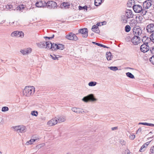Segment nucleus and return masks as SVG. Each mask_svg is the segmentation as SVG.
I'll return each instance as SVG.
<instances>
[{
  "label": "nucleus",
  "mask_w": 154,
  "mask_h": 154,
  "mask_svg": "<svg viewBox=\"0 0 154 154\" xmlns=\"http://www.w3.org/2000/svg\"><path fill=\"white\" fill-rule=\"evenodd\" d=\"M125 16L128 18H130L133 17L134 14L131 10L128 9L126 11Z\"/></svg>",
  "instance_id": "a211bd4d"
},
{
  "label": "nucleus",
  "mask_w": 154,
  "mask_h": 154,
  "mask_svg": "<svg viewBox=\"0 0 154 154\" xmlns=\"http://www.w3.org/2000/svg\"><path fill=\"white\" fill-rule=\"evenodd\" d=\"M20 128L18 131V133H24L26 131V128L25 126L23 125H20Z\"/></svg>",
  "instance_id": "a878e982"
},
{
  "label": "nucleus",
  "mask_w": 154,
  "mask_h": 154,
  "mask_svg": "<svg viewBox=\"0 0 154 154\" xmlns=\"http://www.w3.org/2000/svg\"><path fill=\"white\" fill-rule=\"evenodd\" d=\"M38 139H32L30 140L29 141H28L26 143V144L27 145H29V144H32L33 143L35 142L36 140H37Z\"/></svg>",
  "instance_id": "c756f323"
},
{
  "label": "nucleus",
  "mask_w": 154,
  "mask_h": 154,
  "mask_svg": "<svg viewBox=\"0 0 154 154\" xmlns=\"http://www.w3.org/2000/svg\"><path fill=\"white\" fill-rule=\"evenodd\" d=\"M54 35H53L52 36V37H45V38H48V39H52L53 38H54Z\"/></svg>",
  "instance_id": "5fc2aeb1"
},
{
  "label": "nucleus",
  "mask_w": 154,
  "mask_h": 154,
  "mask_svg": "<svg viewBox=\"0 0 154 154\" xmlns=\"http://www.w3.org/2000/svg\"><path fill=\"white\" fill-rule=\"evenodd\" d=\"M79 33H80L82 35V37L84 38H87L88 36V30L86 28H84L79 29Z\"/></svg>",
  "instance_id": "9d476101"
},
{
  "label": "nucleus",
  "mask_w": 154,
  "mask_h": 154,
  "mask_svg": "<svg viewBox=\"0 0 154 154\" xmlns=\"http://www.w3.org/2000/svg\"><path fill=\"white\" fill-rule=\"evenodd\" d=\"M64 45L62 44H57L53 43V48L54 51L57 49L62 50L64 49Z\"/></svg>",
  "instance_id": "4468645a"
},
{
  "label": "nucleus",
  "mask_w": 154,
  "mask_h": 154,
  "mask_svg": "<svg viewBox=\"0 0 154 154\" xmlns=\"http://www.w3.org/2000/svg\"><path fill=\"white\" fill-rule=\"evenodd\" d=\"M38 112L36 111H33L31 112V114L33 116H37L38 115Z\"/></svg>",
  "instance_id": "e433bc0d"
},
{
  "label": "nucleus",
  "mask_w": 154,
  "mask_h": 154,
  "mask_svg": "<svg viewBox=\"0 0 154 154\" xmlns=\"http://www.w3.org/2000/svg\"><path fill=\"white\" fill-rule=\"evenodd\" d=\"M109 69L113 71H116L118 69V68L116 66H110L109 67Z\"/></svg>",
  "instance_id": "4c0bfd02"
},
{
  "label": "nucleus",
  "mask_w": 154,
  "mask_h": 154,
  "mask_svg": "<svg viewBox=\"0 0 154 154\" xmlns=\"http://www.w3.org/2000/svg\"><path fill=\"white\" fill-rule=\"evenodd\" d=\"M137 23V21L134 19H132L129 22V24L131 27H136V26Z\"/></svg>",
  "instance_id": "412c9836"
},
{
  "label": "nucleus",
  "mask_w": 154,
  "mask_h": 154,
  "mask_svg": "<svg viewBox=\"0 0 154 154\" xmlns=\"http://www.w3.org/2000/svg\"><path fill=\"white\" fill-rule=\"evenodd\" d=\"M142 41L144 43L148 44V43L150 41V38H149L146 36H144L142 39Z\"/></svg>",
  "instance_id": "393cba45"
},
{
  "label": "nucleus",
  "mask_w": 154,
  "mask_h": 154,
  "mask_svg": "<svg viewBox=\"0 0 154 154\" xmlns=\"http://www.w3.org/2000/svg\"><path fill=\"white\" fill-rule=\"evenodd\" d=\"M139 124H141L145 125H148L151 126V125H152V124L148 123L146 122H141Z\"/></svg>",
  "instance_id": "c03bdc74"
},
{
  "label": "nucleus",
  "mask_w": 154,
  "mask_h": 154,
  "mask_svg": "<svg viewBox=\"0 0 154 154\" xmlns=\"http://www.w3.org/2000/svg\"><path fill=\"white\" fill-rule=\"evenodd\" d=\"M27 2V3H26V4L27 5V6H28V5H29L28 3H29V2Z\"/></svg>",
  "instance_id": "13d9d810"
},
{
  "label": "nucleus",
  "mask_w": 154,
  "mask_h": 154,
  "mask_svg": "<svg viewBox=\"0 0 154 154\" xmlns=\"http://www.w3.org/2000/svg\"><path fill=\"white\" fill-rule=\"evenodd\" d=\"M104 23H105V22L101 23H98L97 24V25L98 26H101V25H103Z\"/></svg>",
  "instance_id": "864d4df0"
},
{
  "label": "nucleus",
  "mask_w": 154,
  "mask_h": 154,
  "mask_svg": "<svg viewBox=\"0 0 154 154\" xmlns=\"http://www.w3.org/2000/svg\"><path fill=\"white\" fill-rule=\"evenodd\" d=\"M2 61H3V60H1Z\"/></svg>",
  "instance_id": "774afa93"
},
{
  "label": "nucleus",
  "mask_w": 154,
  "mask_h": 154,
  "mask_svg": "<svg viewBox=\"0 0 154 154\" xmlns=\"http://www.w3.org/2000/svg\"><path fill=\"white\" fill-rule=\"evenodd\" d=\"M131 42L134 45H137L141 42V39L137 36H134L131 39Z\"/></svg>",
  "instance_id": "1a4fd4ad"
},
{
  "label": "nucleus",
  "mask_w": 154,
  "mask_h": 154,
  "mask_svg": "<svg viewBox=\"0 0 154 154\" xmlns=\"http://www.w3.org/2000/svg\"><path fill=\"white\" fill-rule=\"evenodd\" d=\"M47 8L49 9H55L57 8V3L52 1H49L46 2Z\"/></svg>",
  "instance_id": "20e7f679"
},
{
  "label": "nucleus",
  "mask_w": 154,
  "mask_h": 154,
  "mask_svg": "<svg viewBox=\"0 0 154 154\" xmlns=\"http://www.w3.org/2000/svg\"><path fill=\"white\" fill-rule=\"evenodd\" d=\"M149 60L153 65H154V55L152 56L150 58Z\"/></svg>",
  "instance_id": "49530a36"
},
{
  "label": "nucleus",
  "mask_w": 154,
  "mask_h": 154,
  "mask_svg": "<svg viewBox=\"0 0 154 154\" xmlns=\"http://www.w3.org/2000/svg\"><path fill=\"white\" fill-rule=\"evenodd\" d=\"M94 35V33H92L91 34V35Z\"/></svg>",
  "instance_id": "e2e57ef3"
},
{
  "label": "nucleus",
  "mask_w": 154,
  "mask_h": 154,
  "mask_svg": "<svg viewBox=\"0 0 154 154\" xmlns=\"http://www.w3.org/2000/svg\"><path fill=\"white\" fill-rule=\"evenodd\" d=\"M35 88L33 86H26L23 91L24 95L26 97L32 96L34 93Z\"/></svg>",
  "instance_id": "f257e3e1"
},
{
  "label": "nucleus",
  "mask_w": 154,
  "mask_h": 154,
  "mask_svg": "<svg viewBox=\"0 0 154 154\" xmlns=\"http://www.w3.org/2000/svg\"><path fill=\"white\" fill-rule=\"evenodd\" d=\"M149 142H148L144 144L141 147L140 149V151L142 152L143 151L142 150L143 148H146L149 144Z\"/></svg>",
  "instance_id": "7c9ffc66"
},
{
  "label": "nucleus",
  "mask_w": 154,
  "mask_h": 154,
  "mask_svg": "<svg viewBox=\"0 0 154 154\" xmlns=\"http://www.w3.org/2000/svg\"><path fill=\"white\" fill-rule=\"evenodd\" d=\"M133 32L134 36L140 35L142 32V31L140 27H134L133 29Z\"/></svg>",
  "instance_id": "0eeeda50"
},
{
  "label": "nucleus",
  "mask_w": 154,
  "mask_h": 154,
  "mask_svg": "<svg viewBox=\"0 0 154 154\" xmlns=\"http://www.w3.org/2000/svg\"><path fill=\"white\" fill-rule=\"evenodd\" d=\"M70 5L68 2H64L62 3L60 5V7L62 8H69Z\"/></svg>",
  "instance_id": "4be33fe9"
},
{
  "label": "nucleus",
  "mask_w": 154,
  "mask_h": 154,
  "mask_svg": "<svg viewBox=\"0 0 154 154\" xmlns=\"http://www.w3.org/2000/svg\"><path fill=\"white\" fill-rule=\"evenodd\" d=\"M51 57L54 60H58V57H57L56 55L55 54L50 55Z\"/></svg>",
  "instance_id": "a19ab883"
},
{
  "label": "nucleus",
  "mask_w": 154,
  "mask_h": 154,
  "mask_svg": "<svg viewBox=\"0 0 154 154\" xmlns=\"http://www.w3.org/2000/svg\"><path fill=\"white\" fill-rule=\"evenodd\" d=\"M127 68L128 69H132V68H130V67H127Z\"/></svg>",
  "instance_id": "680f3d73"
},
{
  "label": "nucleus",
  "mask_w": 154,
  "mask_h": 154,
  "mask_svg": "<svg viewBox=\"0 0 154 154\" xmlns=\"http://www.w3.org/2000/svg\"><path fill=\"white\" fill-rule=\"evenodd\" d=\"M9 110V108L7 106H4L2 107V112H5L6 111H8Z\"/></svg>",
  "instance_id": "a18cd8bd"
},
{
  "label": "nucleus",
  "mask_w": 154,
  "mask_h": 154,
  "mask_svg": "<svg viewBox=\"0 0 154 154\" xmlns=\"http://www.w3.org/2000/svg\"><path fill=\"white\" fill-rule=\"evenodd\" d=\"M26 3H27V2H23V4L18 6L16 8V10L23 12L25 8H27V6L26 4Z\"/></svg>",
  "instance_id": "f8f14e48"
},
{
  "label": "nucleus",
  "mask_w": 154,
  "mask_h": 154,
  "mask_svg": "<svg viewBox=\"0 0 154 154\" xmlns=\"http://www.w3.org/2000/svg\"><path fill=\"white\" fill-rule=\"evenodd\" d=\"M66 154H71L70 153H68Z\"/></svg>",
  "instance_id": "69168bd1"
},
{
  "label": "nucleus",
  "mask_w": 154,
  "mask_h": 154,
  "mask_svg": "<svg viewBox=\"0 0 154 154\" xmlns=\"http://www.w3.org/2000/svg\"><path fill=\"white\" fill-rule=\"evenodd\" d=\"M132 0L129 1V2L127 3V5L128 7H131L132 6H133V4L132 3Z\"/></svg>",
  "instance_id": "ea45409f"
},
{
  "label": "nucleus",
  "mask_w": 154,
  "mask_h": 154,
  "mask_svg": "<svg viewBox=\"0 0 154 154\" xmlns=\"http://www.w3.org/2000/svg\"><path fill=\"white\" fill-rule=\"evenodd\" d=\"M149 47L148 44L144 43L140 47V51L143 52L145 53L148 51L149 50Z\"/></svg>",
  "instance_id": "9b49d317"
},
{
  "label": "nucleus",
  "mask_w": 154,
  "mask_h": 154,
  "mask_svg": "<svg viewBox=\"0 0 154 154\" xmlns=\"http://www.w3.org/2000/svg\"><path fill=\"white\" fill-rule=\"evenodd\" d=\"M6 8L8 9L11 10L13 8V6L11 5H8L6 6Z\"/></svg>",
  "instance_id": "09e8293b"
},
{
  "label": "nucleus",
  "mask_w": 154,
  "mask_h": 154,
  "mask_svg": "<svg viewBox=\"0 0 154 154\" xmlns=\"http://www.w3.org/2000/svg\"><path fill=\"white\" fill-rule=\"evenodd\" d=\"M20 127V125L13 127V128H14V130L17 131V132Z\"/></svg>",
  "instance_id": "79ce46f5"
},
{
  "label": "nucleus",
  "mask_w": 154,
  "mask_h": 154,
  "mask_svg": "<svg viewBox=\"0 0 154 154\" xmlns=\"http://www.w3.org/2000/svg\"><path fill=\"white\" fill-rule=\"evenodd\" d=\"M44 145V144H42L39 145H38L37 146V147L39 148H41L42 146H43Z\"/></svg>",
  "instance_id": "6e6d98bb"
},
{
  "label": "nucleus",
  "mask_w": 154,
  "mask_h": 154,
  "mask_svg": "<svg viewBox=\"0 0 154 154\" xmlns=\"http://www.w3.org/2000/svg\"><path fill=\"white\" fill-rule=\"evenodd\" d=\"M97 82H91L89 83L88 85L90 86H94L96 85Z\"/></svg>",
  "instance_id": "f704fd0d"
},
{
  "label": "nucleus",
  "mask_w": 154,
  "mask_h": 154,
  "mask_svg": "<svg viewBox=\"0 0 154 154\" xmlns=\"http://www.w3.org/2000/svg\"><path fill=\"white\" fill-rule=\"evenodd\" d=\"M139 131L140 132H141V128H139L137 130V131Z\"/></svg>",
  "instance_id": "bf43d9fd"
},
{
  "label": "nucleus",
  "mask_w": 154,
  "mask_h": 154,
  "mask_svg": "<svg viewBox=\"0 0 154 154\" xmlns=\"http://www.w3.org/2000/svg\"><path fill=\"white\" fill-rule=\"evenodd\" d=\"M57 123V120L55 117V118L51 119V120L48 121L47 123V125L50 126H52L55 125Z\"/></svg>",
  "instance_id": "f3484780"
},
{
  "label": "nucleus",
  "mask_w": 154,
  "mask_h": 154,
  "mask_svg": "<svg viewBox=\"0 0 154 154\" xmlns=\"http://www.w3.org/2000/svg\"><path fill=\"white\" fill-rule=\"evenodd\" d=\"M57 120V123L64 122L66 120V118L63 116H60V117H56Z\"/></svg>",
  "instance_id": "5701e85b"
},
{
  "label": "nucleus",
  "mask_w": 154,
  "mask_h": 154,
  "mask_svg": "<svg viewBox=\"0 0 154 154\" xmlns=\"http://www.w3.org/2000/svg\"><path fill=\"white\" fill-rule=\"evenodd\" d=\"M72 110L74 112L77 113L83 114V113H85V112L83 110V109L79 108L72 107Z\"/></svg>",
  "instance_id": "dca6fc26"
},
{
  "label": "nucleus",
  "mask_w": 154,
  "mask_h": 154,
  "mask_svg": "<svg viewBox=\"0 0 154 154\" xmlns=\"http://www.w3.org/2000/svg\"><path fill=\"white\" fill-rule=\"evenodd\" d=\"M92 43L94 44H95V45H96L99 46H100V47H103V48H108V47H107V46H106L105 45H103L102 44H100V43H97V42H92Z\"/></svg>",
  "instance_id": "473e14b6"
},
{
  "label": "nucleus",
  "mask_w": 154,
  "mask_h": 154,
  "mask_svg": "<svg viewBox=\"0 0 154 154\" xmlns=\"http://www.w3.org/2000/svg\"><path fill=\"white\" fill-rule=\"evenodd\" d=\"M36 7L38 8H43L46 6V2L44 0H40L37 1L35 4Z\"/></svg>",
  "instance_id": "6e6552de"
},
{
  "label": "nucleus",
  "mask_w": 154,
  "mask_h": 154,
  "mask_svg": "<svg viewBox=\"0 0 154 154\" xmlns=\"http://www.w3.org/2000/svg\"><path fill=\"white\" fill-rule=\"evenodd\" d=\"M135 137V136L134 134L131 135L129 136V138L130 140H133Z\"/></svg>",
  "instance_id": "3c124183"
},
{
  "label": "nucleus",
  "mask_w": 154,
  "mask_h": 154,
  "mask_svg": "<svg viewBox=\"0 0 154 154\" xmlns=\"http://www.w3.org/2000/svg\"><path fill=\"white\" fill-rule=\"evenodd\" d=\"M14 22H12V23H11V22L9 23L11 25H13L14 24Z\"/></svg>",
  "instance_id": "052dcab7"
},
{
  "label": "nucleus",
  "mask_w": 154,
  "mask_h": 154,
  "mask_svg": "<svg viewBox=\"0 0 154 154\" xmlns=\"http://www.w3.org/2000/svg\"><path fill=\"white\" fill-rule=\"evenodd\" d=\"M150 154H154V146L152 147L150 149Z\"/></svg>",
  "instance_id": "8fccbe9b"
},
{
  "label": "nucleus",
  "mask_w": 154,
  "mask_h": 154,
  "mask_svg": "<svg viewBox=\"0 0 154 154\" xmlns=\"http://www.w3.org/2000/svg\"><path fill=\"white\" fill-rule=\"evenodd\" d=\"M102 0H95L94 4L96 6H99L101 3Z\"/></svg>",
  "instance_id": "2f4dec72"
},
{
  "label": "nucleus",
  "mask_w": 154,
  "mask_h": 154,
  "mask_svg": "<svg viewBox=\"0 0 154 154\" xmlns=\"http://www.w3.org/2000/svg\"><path fill=\"white\" fill-rule=\"evenodd\" d=\"M151 1L147 0L145 1L143 4V9H148L151 6Z\"/></svg>",
  "instance_id": "2eb2a0df"
},
{
  "label": "nucleus",
  "mask_w": 154,
  "mask_h": 154,
  "mask_svg": "<svg viewBox=\"0 0 154 154\" xmlns=\"http://www.w3.org/2000/svg\"><path fill=\"white\" fill-rule=\"evenodd\" d=\"M146 30L147 32L149 33L154 32V24H149L147 26Z\"/></svg>",
  "instance_id": "ddd939ff"
},
{
  "label": "nucleus",
  "mask_w": 154,
  "mask_h": 154,
  "mask_svg": "<svg viewBox=\"0 0 154 154\" xmlns=\"http://www.w3.org/2000/svg\"><path fill=\"white\" fill-rule=\"evenodd\" d=\"M128 18L125 15L122 16L121 18V21L123 24H126L127 23V20Z\"/></svg>",
  "instance_id": "bb28decb"
},
{
  "label": "nucleus",
  "mask_w": 154,
  "mask_h": 154,
  "mask_svg": "<svg viewBox=\"0 0 154 154\" xmlns=\"http://www.w3.org/2000/svg\"><path fill=\"white\" fill-rule=\"evenodd\" d=\"M87 8L88 7L86 6H85L83 7H82L81 6H79V9L80 10H87Z\"/></svg>",
  "instance_id": "37998d69"
},
{
  "label": "nucleus",
  "mask_w": 154,
  "mask_h": 154,
  "mask_svg": "<svg viewBox=\"0 0 154 154\" xmlns=\"http://www.w3.org/2000/svg\"><path fill=\"white\" fill-rule=\"evenodd\" d=\"M152 125H151V126H154V124H152Z\"/></svg>",
  "instance_id": "0e129e2a"
},
{
  "label": "nucleus",
  "mask_w": 154,
  "mask_h": 154,
  "mask_svg": "<svg viewBox=\"0 0 154 154\" xmlns=\"http://www.w3.org/2000/svg\"><path fill=\"white\" fill-rule=\"evenodd\" d=\"M24 34L22 31H18L13 32L11 34V36L12 37H23Z\"/></svg>",
  "instance_id": "423d86ee"
},
{
  "label": "nucleus",
  "mask_w": 154,
  "mask_h": 154,
  "mask_svg": "<svg viewBox=\"0 0 154 154\" xmlns=\"http://www.w3.org/2000/svg\"><path fill=\"white\" fill-rule=\"evenodd\" d=\"M133 8L134 11L136 13H139L141 12L143 15L146 14V11L144 9H142V6L140 5H134Z\"/></svg>",
  "instance_id": "f03ea898"
},
{
  "label": "nucleus",
  "mask_w": 154,
  "mask_h": 154,
  "mask_svg": "<svg viewBox=\"0 0 154 154\" xmlns=\"http://www.w3.org/2000/svg\"><path fill=\"white\" fill-rule=\"evenodd\" d=\"M45 43V48L49 49H51L52 50H54L53 48V43H51L50 42H46Z\"/></svg>",
  "instance_id": "aec40b11"
},
{
  "label": "nucleus",
  "mask_w": 154,
  "mask_h": 154,
  "mask_svg": "<svg viewBox=\"0 0 154 154\" xmlns=\"http://www.w3.org/2000/svg\"><path fill=\"white\" fill-rule=\"evenodd\" d=\"M119 143L122 145H124L126 144V142L122 139H121L119 140Z\"/></svg>",
  "instance_id": "de8ad7c7"
},
{
  "label": "nucleus",
  "mask_w": 154,
  "mask_h": 154,
  "mask_svg": "<svg viewBox=\"0 0 154 154\" xmlns=\"http://www.w3.org/2000/svg\"><path fill=\"white\" fill-rule=\"evenodd\" d=\"M37 46L40 48H44L45 47V42H41L37 44Z\"/></svg>",
  "instance_id": "cd10ccee"
},
{
  "label": "nucleus",
  "mask_w": 154,
  "mask_h": 154,
  "mask_svg": "<svg viewBox=\"0 0 154 154\" xmlns=\"http://www.w3.org/2000/svg\"><path fill=\"white\" fill-rule=\"evenodd\" d=\"M138 131H136V134H137V133H138Z\"/></svg>",
  "instance_id": "338daca9"
},
{
  "label": "nucleus",
  "mask_w": 154,
  "mask_h": 154,
  "mask_svg": "<svg viewBox=\"0 0 154 154\" xmlns=\"http://www.w3.org/2000/svg\"><path fill=\"white\" fill-rule=\"evenodd\" d=\"M82 100L85 102H87L89 101H94L97 100V99L94 97L93 94H90L87 96L85 97L82 99Z\"/></svg>",
  "instance_id": "7ed1b4c3"
},
{
  "label": "nucleus",
  "mask_w": 154,
  "mask_h": 154,
  "mask_svg": "<svg viewBox=\"0 0 154 154\" xmlns=\"http://www.w3.org/2000/svg\"><path fill=\"white\" fill-rule=\"evenodd\" d=\"M106 58L108 60H111L112 58L111 53L110 52H107L106 53Z\"/></svg>",
  "instance_id": "c85d7f7f"
},
{
  "label": "nucleus",
  "mask_w": 154,
  "mask_h": 154,
  "mask_svg": "<svg viewBox=\"0 0 154 154\" xmlns=\"http://www.w3.org/2000/svg\"><path fill=\"white\" fill-rule=\"evenodd\" d=\"M111 129L113 131L116 130H117L118 129V127H113V128H112Z\"/></svg>",
  "instance_id": "4d7b16f0"
},
{
  "label": "nucleus",
  "mask_w": 154,
  "mask_h": 154,
  "mask_svg": "<svg viewBox=\"0 0 154 154\" xmlns=\"http://www.w3.org/2000/svg\"><path fill=\"white\" fill-rule=\"evenodd\" d=\"M150 40H151L152 42L154 43V33H152L150 36Z\"/></svg>",
  "instance_id": "58836bf2"
},
{
  "label": "nucleus",
  "mask_w": 154,
  "mask_h": 154,
  "mask_svg": "<svg viewBox=\"0 0 154 154\" xmlns=\"http://www.w3.org/2000/svg\"><path fill=\"white\" fill-rule=\"evenodd\" d=\"M150 51L152 54H154V47L151 48L150 49Z\"/></svg>",
  "instance_id": "603ef678"
},
{
  "label": "nucleus",
  "mask_w": 154,
  "mask_h": 154,
  "mask_svg": "<svg viewBox=\"0 0 154 154\" xmlns=\"http://www.w3.org/2000/svg\"><path fill=\"white\" fill-rule=\"evenodd\" d=\"M126 75L127 76L131 79H134V75L132 74L131 73L129 72H128L126 73Z\"/></svg>",
  "instance_id": "72a5a7b5"
},
{
  "label": "nucleus",
  "mask_w": 154,
  "mask_h": 154,
  "mask_svg": "<svg viewBox=\"0 0 154 154\" xmlns=\"http://www.w3.org/2000/svg\"><path fill=\"white\" fill-rule=\"evenodd\" d=\"M91 29L93 31L96 33H98L100 32V31L99 29L98 26L96 25L93 26Z\"/></svg>",
  "instance_id": "b1692460"
},
{
  "label": "nucleus",
  "mask_w": 154,
  "mask_h": 154,
  "mask_svg": "<svg viewBox=\"0 0 154 154\" xmlns=\"http://www.w3.org/2000/svg\"><path fill=\"white\" fill-rule=\"evenodd\" d=\"M66 38L67 39L77 41L78 38L76 35L70 32L66 36Z\"/></svg>",
  "instance_id": "39448f33"
},
{
  "label": "nucleus",
  "mask_w": 154,
  "mask_h": 154,
  "mask_svg": "<svg viewBox=\"0 0 154 154\" xmlns=\"http://www.w3.org/2000/svg\"><path fill=\"white\" fill-rule=\"evenodd\" d=\"M131 29V27L129 25H126L125 27V31L126 32H128Z\"/></svg>",
  "instance_id": "c9c22d12"
},
{
  "label": "nucleus",
  "mask_w": 154,
  "mask_h": 154,
  "mask_svg": "<svg viewBox=\"0 0 154 154\" xmlns=\"http://www.w3.org/2000/svg\"><path fill=\"white\" fill-rule=\"evenodd\" d=\"M32 51V49L30 48L24 49L20 50V52L23 55L30 53Z\"/></svg>",
  "instance_id": "6ab92c4d"
}]
</instances>
